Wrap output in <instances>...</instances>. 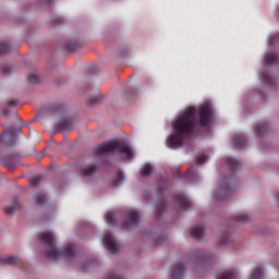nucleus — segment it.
I'll return each mask as SVG.
<instances>
[{"label": "nucleus", "instance_id": "26", "mask_svg": "<svg viewBox=\"0 0 279 279\" xmlns=\"http://www.w3.org/2000/svg\"><path fill=\"white\" fill-rule=\"evenodd\" d=\"M113 278L119 279L118 277H113Z\"/></svg>", "mask_w": 279, "mask_h": 279}, {"label": "nucleus", "instance_id": "8", "mask_svg": "<svg viewBox=\"0 0 279 279\" xmlns=\"http://www.w3.org/2000/svg\"><path fill=\"white\" fill-rule=\"evenodd\" d=\"M191 235L194 239H202V236H204V229H202L201 227H193Z\"/></svg>", "mask_w": 279, "mask_h": 279}, {"label": "nucleus", "instance_id": "7", "mask_svg": "<svg viewBox=\"0 0 279 279\" xmlns=\"http://www.w3.org/2000/svg\"><path fill=\"white\" fill-rule=\"evenodd\" d=\"M4 132L7 135H0V141H12V138H16L21 134V128H8L4 129Z\"/></svg>", "mask_w": 279, "mask_h": 279}, {"label": "nucleus", "instance_id": "15", "mask_svg": "<svg viewBox=\"0 0 279 279\" xmlns=\"http://www.w3.org/2000/svg\"><path fill=\"white\" fill-rule=\"evenodd\" d=\"M3 165L5 166V167H8V169H14V167H15V163L14 162H12V160H10V159H3Z\"/></svg>", "mask_w": 279, "mask_h": 279}, {"label": "nucleus", "instance_id": "14", "mask_svg": "<svg viewBox=\"0 0 279 279\" xmlns=\"http://www.w3.org/2000/svg\"><path fill=\"white\" fill-rule=\"evenodd\" d=\"M129 219L130 221H138V214H136L134 210H131L129 213Z\"/></svg>", "mask_w": 279, "mask_h": 279}, {"label": "nucleus", "instance_id": "23", "mask_svg": "<svg viewBox=\"0 0 279 279\" xmlns=\"http://www.w3.org/2000/svg\"><path fill=\"white\" fill-rule=\"evenodd\" d=\"M260 271L259 272H255L254 275H253V279H256V276H260Z\"/></svg>", "mask_w": 279, "mask_h": 279}, {"label": "nucleus", "instance_id": "24", "mask_svg": "<svg viewBox=\"0 0 279 279\" xmlns=\"http://www.w3.org/2000/svg\"><path fill=\"white\" fill-rule=\"evenodd\" d=\"M206 160H208L207 157H205V160H204V161H202V159H199L201 165H204V163L206 162Z\"/></svg>", "mask_w": 279, "mask_h": 279}, {"label": "nucleus", "instance_id": "17", "mask_svg": "<svg viewBox=\"0 0 279 279\" xmlns=\"http://www.w3.org/2000/svg\"><path fill=\"white\" fill-rule=\"evenodd\" d=\"M4 210L8 215H12V213H14V210H16V207L14 205H11V206L5 207Z\"/></svg>", "mask_w": 279, "mask_h": 279}, {"label": "nucleus", "instance_id": "18", "mask_svg": "<svg viewBox=\"0 0 279 279\" xmlns=\"http://www.w3.org/2000/svg\"><path fill=\"white\" fill-rule=\"evenodd\" d=\"M94 170L93 167H88L84 170V175H93Z\"/></svg>", "mask_w": 279, "mask_h": 279}, {"label": "nucleus", "instance_id": "19", "mask_svg": "<svg viewBox=\"0 0 279 279\" xmlns=\"http://www.w3.org/2000/svg\"><path fill=\"white\" fill-rule=\"evenodd\" d=\"M105 219H106L107 223H110V219H112V211H108L105 215Z\"/></svg>", "mask_w": 279, "mask_h": 279}, {"label": "nucleus", "instance_id": "25", "mask_svg": "<svg viewBox=\"0 0 279 279\" xmlns=\"http://www.w3.org/2000/svg\"><path fill=\"white\" fill-rule=\"evenodd\" d=\"M272 61H268L269 64H271Z\"/></svg>", "mask_w": 279, "mask_h": 279}, {"label": "nucleus", "instance_id": "4", "mask_svg": "<svg viewBox=\"0 0 279 279\" xmlns=\"http://www.w3.org/2000/svg\"><path fill=\"white\" fill-rule=\"evenodd\" d=\"M102 244L111 254H117V252L121 250V245L117 243L111 235H106L102 240Z\"/></svg>", "mask_w": 279, "mask_h": 279}, {"label": "nucleus", "instance_id": "3", "mask_svg": "<svg viewBox=\"0 0 279 279\" xmlns=\"http://www.w3.org/2000/svg\"><path fill=\"white\" fill-rule=\"evenodd\" d=\"M74 255L75 251H73V246H68L64 253L53 247L46 253L47 258H49L50 260H60V258H65L66 260H69V258H73Z\"/></svg>", "mask_w": 279, "mask_h": 279}, {"label": "nucleus", "instance_id": "13", "mask_svg": "<svg viewBox=\"0 0 279 279\" xmlns=\"http://www.w3.org/2000/svg\"><path fill=\"white\" fill-rule=\"evenodd\" d=\"M35 202L38 204V206H41V204H45V195L37 194L35 195Z\"/></svg>", "mask_w": 279, "mask_h": 279}, {"label": "nucleus", "instance_id": "10", "mask_svg": "<svg viewBox=\"0 0 279 279\" xmlns=\"http://www.w3.org/2000/svg\"><path fill=\"white\" fill-rule=\"evenodd\" d=\"M60 130H62L63 132H66L69 130H71L73 126L71 125V122L69 121H63L59 124Z\"/></svg>", "mask_w": 279, "mask_h": 279}, {"label": "nucleus", "instance_id": "2", "mask_svg": "<svg viewBox=\"0 0 279 279\" xmlns=\"http://www.w3.org/2000/svg\"><path fill=\"white\" fill-rule=\"evenodd\" d=\"M117 149L121 151L122 158H132V149H130V147L128 146L120 147L119 145L112 142H108L102 146H100V151H101L100 154H110V151H114Z\"/></svg>", "mask_w": 279, "mask_h": 279}, {"label": "nucleus", "instance_id": "16", "mask_svg": "<svg viewBox=\"0 0 279 279\" xmlns=\"http://www.w3.org/2000/svg\"><path fill=\"white\" fill-rule=\"evenodd\" d=\"M40 177H35L33 179H31V185L32 186H38L40 184Z\"/></svg>", "mask_w": 279, "mask_h": 279}, {"label": "nucleus", "instance_id": "11", "mask_svg": "<svg viewBox=\"0 0 279 279\" xmlns=\"http://www.w3.org/2000/svg\"><path fill=\"white\" fill-rule=\"evenodd\" d=\"M4 260L8 265H19V263H21L19 257H5Z\"/></svg>", "mask_w": 279, "mask_h": 279}, {"label": "nucleus", "instance_id": "21", "mask_svg": "<svg viewBox=\"0 0 279 279\" xmlns=\"http://www.w3.org/2000/svg\"><path fill=\"white\" fill-rule=\"evenodd\" d=\"M179 274H180V271L179 270H175L174 272H173V275H172V278L173 279H178L179 277Z\"/></svg>", "mask_w": 279, "mask_h": 279}, {"label": "nucleus", "instance_id": "20", "mask_svg": "<svg viewBox=\"0 0 279 279\" xmlns=\"http://www.w3.org/2000/svg\"><path fill=\"white\" fill-rule=\"evenodd\" d=\"M5 51H8V47L5 46V44H0V54L5 53Z\"/></svg>", "mask_w": 279, "mask_h": 279}, {"label": "nucleus", "instance_id": "1", "mask_svg": "<svg viewBox=\"0 0 279 279\" xmlns=\"http://www.w3.org/2000/svg\"><path fill=\"white\" fill-rule=\"evenodd\" d=\"M197 113L195 108L189 107L183 114L179 116L172 123V134L167 140V145L170 149H178L182 146V141L190 133L193 132L195 123L194 117Z\"/></svg>", "mask_w": 279, "mask_h": 279}, {"label": "nucleus", "instance_id": "12", "mask_svg": "<svg viewBox=\"0 0 279 279\" xmlns=\"http://www.w3.org/2000/svg\"><path fill=\"white\" fill-rule=\"evenodd\" d=\"M52 239L53 238L51 236V233H49V232L43 233L40 236V240L43 241V243H51Z\"/></svg>", "mask_w": 279, "mask_h": 279}, {"label": "nucleus", "instance_id": "22", "mask_svg": "<svg viewBox=\"0 0 279 279\" xmlns=\"http://www.w3.org/2000/svg\"><path fill=\"white\" fill-rule=\"evenodd\" d=\"M223 279H234V275H232V274L226 275V276H223Z\"/></svg>", "mask_w": 279, "mask_h": 279}, {"label": "nucleus", "instance_id": "9", "mask_svg": "<svg viewBox=\"0 0 279 279\" xmlns=\"http://www.w3.org/2000/svg\"><path fill=\"white\" fill-rule=\"evenodd\" d=\"M154 169L149 166V163H146L142 167L141 173L144 177L151 175Z\"/></svg>", "mask_w": 279, "mask_h": 279}, {"label": "nucleus", "instance_id": "6", "mask_svg": "<svg viewBox=\"0 0 279 279\" xmlns=\"http://www.w3.org/2000/svg\"><path fill=\"white\" fill-rule=\"evenodd\" d=\"M211 109L210 105L205 104L201 108V125H208L210 122Z\"/></svg>", "mask_w": 279, "mask_h": 279}, {"label": "nucleus", "instance_id": "5", "mask_svg": "<svg viewBox=\"0 0 279 279\" xmlns=\"http://www.w3.org/2000/svg\"><path fill=\"white\" fill-rule=\"evenodd\" d=\"M43 119H63L64 110L60 107H54L41 114Z\"/></svg>", "mask_w": 279, "mask_h": 279}]
</instances>
